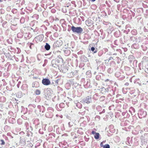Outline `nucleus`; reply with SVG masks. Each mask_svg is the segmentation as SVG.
Masks as SVG:
<instances>
[{
  "label": "nucleus",
  "instance_id": "12",
  "mask_svg": "<svg viewBox=\"0 0 148 148\" xmlns=\"http://www.w3.org/2000/svg\"><path fill=\"white\" fill-rule=\"evenodd\" d=\"M90 21L89 20H88V21H86V25L88 26H90V24L89 23V21Z\"/></svg>",
  "mask_w": 148,
  "mask_h": 148
},
{
  "label": "nucleus",
  "instance_id": "14",
  "mask_svg": "<svg viewBox=\"0 0 148 148\" xmlns=\"http://www.w3.org/2000/svg\"><path fill=\"white\" fill-rule=\"evenodd\" d=\"M95 49V48L94 47H92L91 48V50L92 51H94Z\"/></svg>",
  "mask_w": 148,
  "mask_h": 148
},
{
  "label": "nucleus",
  "instance_id": "23",
  "mask_svg": "<svg viewBox=\"0 0 148 148\" xmlns=\"http://www.w3.org/2000/svg\"><path fill=\"white\" fill-rule=\"evenodd\" d=\"M107 81H108V79H107Z\"/></svg>",
  "mask_w": 148,
  "mask_h": 148
},
{
  "label": "nucleus",
  "instance_id": "19",
  "mask_svg": "<svg viewBox=\"0 0 148 148\" xmlns=\"http://www.w3.org/2000/svg\"><path fill=\"white\" fill-rule=\"evenodd\" d=\"M93 2H94V1H95L96 0H91Z\"/></svg>",
  "mask_w": 148,
  "mask_h": 148
},
{
  "label": "nucleus",
  "instance_id": "4",
  "mask_svg": "<svg viewBox=\"0 0 148 148\" xmlns=\"http://www.w3.org/2000/svg\"><path fill=\"white\" fill-rule=\"evenodd\" d=\"M91 101V97L90 96H87L85 100V102L87 104L90 103Z\"/></svg>",
  "mask_w": 148,
  "mask_h": 148
},
{
  "label": "nucleus",
  "instance_id": "13",
  "mask_svg": "<svg viewBox=\"0 0 148 148\" xmlns=\"http://www.w3.org/2000/svg\"><path fill=\"white\" fill-rule=\"evenodd\" d=\"M1 145H4L5 144V142L3 140H1Z\"/></svg>",
  "mask_w": 148,
  "mask_h": 148
},
{
  "label": "nucleus",
  "instance_id": "10",
  "mask_svg": "<svg viewBox=\"0 0 148 148\" xmlns=\"http://www.w3.org/2000/svg\"><path fill=\"white\" fill-rule=\"evenodd\" d=\"M103 148H110V147L108 144H107L103 146Z\"/></svg>",
  "mask_w": 148,
  "mask_h": 148
},
{
  "label": "nucleus",
  "instance_id": "11",
  "mask_svg": "<svg viewBox=\"0 0 148 148\" xmlns=\"http://www.w3.org/2000/svg\"><path fill=\"white\" fill-rule=\"evenodd\" d=\"M60 106L62 107V108L64 107L65 106V104L63 103H61L60 104Z\"/></svg>",
  "mask_w": 148,
  "mask_h": 148
},
{
  "label": "nucleus",
  "instance_id": "21",
  "mask_svg": "<svg viewBox=\"0 0 148 148\" xmlns=\"http://www.w3.org/2000/svg\"><path fill=\"white\" fill-rule=\"evenodd\" d=\"M2 1L1 0H0V2H1Z\"/></svg>",
  "mask_w": 148,
  "mask_h": 148
},
{
  "label": "nucleus",
  "instance_id": "5",
  "mask_svg": "<svg viewBox=\"0 0 148 148\" xmlns=\"http://www.w3.org/2000/svg\"><path fill=\"white\" fill-rule=\"evenodd\" d=\"M62 44V42L61 40L57 41L55 43L56 46L58 47H59L61 46Z\"/></svg>",
  "mask_w": 148,
  "mask_h": 148
},
{
  "label": "nucleus",
  "instance_id": "16",
  "mask_svg": "<svg viewBox=\"0 0 148 148\" xmlns=\"http://www.w3.org/2000/svg\"><path fill=\"white\" fill-rule=\"evenodd\" d=\"M125 85L126 86H128L129 85V83L128 82H126L125 84Z\"/></svg>",
  "mask_w": 148,
  "mask_h": 148
},
{
  "label": "nucleus",
  "instance_id": "17",
  "mask_svg": "<svg viewBox=\"0 0 148 148\" xmlns=\"http://www.w3.org/2000/svg\"><path fill=\"white\" fill-rule=\"evenodd\" d=\"M113 59V57H110V59H109V60L112 59Z\"/></svg>",
  "mask_w": 148,
  "mask_h": 148
},
{
  "label": "nucleus",
  "instance_id": "15",
  "mask_svg": "<svg viewBox=\"0 0 148 148\" xmlns=\"http://www.w3.org/2000/svg\"><path fill=\"white\" fill-rule=\"evenodd\" d=\"M95 133H96V132L93 131H92V134H95Z\"/></svg>",
  "mask_w": 148,
  "mask_h": 148
},
{
  "label": "nucleus",
  "instance_id": "20",
  "mask_svg": "<svg viewBox=\"0 0 148 148\" xmlns=\"http://www.w3.org/2000/svg\"><path fill=\"white\" fill-rule=\"evenodd\" d=\"M29 47H30V49H31V45H30V46Z\"/></svg>",
  "mask_w": 148,
  "mask_h": 148
},
{
  "label": "nucleus",
  "instance_id": "1",
  "mask_svg": "<svg viewBox=\"0 0 148 148\" xmlns=\"http://www.w3.org/2000/svg\"><path fill=\"white\" fill-rule=\"evenodd\" d=\"M71 29L73 32L77 33H81L83 31V29L81 27H75L74 26L71 27Z\"/></svg>",
  "mask_w": 148,
  "mask_h": 148
},
{
  "label": "nucleus",
  "instance_id": "18",
  "mask_svg": "<svg viewBox=\"0 0 148 148\" xmlns=\"http://www.w3.org/2000/svg\"><path fill=\"white\" fill-rule=\"evenodd\" d=\"M61 61H62L63 60V59L62 58L60 59Z\"/></svg>",
  "mask_w": 148,
  "mask_h": 148
},
{
  "label": "nucleus",
  "instance_id": "2",
  "mask_svg": "<svg viewBox=\"0 0 148 148\" xmlns=\"http://www.w3.org/2000/svg\"><path fill=\"white\" fill-rule=\"evenodd\" d=\"M52 92V91L51 89L47 88L46 90V92L45 94L46 98L48 99L51 97Z\"/></svg>",
  "mask_w": 148,
  "mask_h": 148
},
{
  "label": "nucleus",
  "instance_id": "8",
  "mask_svg": "<svg viewBox=\"0 0 148 148\" xmlns=\"http://www.w3.org/2000/svg\"><path fill=\"white\" fill-rule=\"evenodd\" d=\"M35 93L36 95H39L40 93V91L39 90H36L35 91Z\"/></svg>",
  "mask_w": 148,
  "mask_h": 148
},
{
  "label": "nucleus",
  "instance_id": "9",
  "mask_svg": "<svg viewBox=\"0 0 148 148\" xmlns=\"http://www.w3.org/2000/svg\"><path fill=\"white\" fill-rule=\"evenodd\" d=\"M33 145L32 143L29 142L28 144H27V146L28 147H32Z\"/></svg>",
  "mask_w": 148,
  "mask_h": 148
},
{
  "label": "nucleus",
  "instance_id": "22",
  "mask_svg": "<svg viewBox=\"0 0 148 148\" xmlns=\"http://www.w3.org/2000/svg\"><path fill=\"white\" fill-rule=\"evenodd\" d=\"M96 51H95V52H94V53H96Z\"/></svg>",
  "mask_w": 148,
  "mask_h": 148
},
{
  "label": "nucleus",
  "instance_id": "6",
  "mask_svg": "<svg viewBox=\"0 0 148 148\" xmlns=\"http://www.w3.org/2000/svg\"><path fill=\"white\" fill-rule=\"evenodd\" d=\"M50 48V46L47 44V43H46V45L45 46V48L47 50H49Z\"/></svg>",
  "mask_w": 148,
  "mask_h": 148
},
{
  "label": "nucleus",
  "instance_id": "7",
  "mask_svg": "<svg viewBox=\"0 0 148 148\" xmlns=\"http://www.w3.org/2000/svg\"><path fill=\"white\" fill-rule=\"evenodd\" d=\"M99 134L98 133H96L94 136L95 138L96 139H98L99 138Z\"/></svg>",
  "mask_w": 148,
  "mask_h": 148
},
{
  "label": "nucleus",
  "instance_id": "3",
  "mask_svg": "<svg viewBox=\"0 0 148 148\" xmlns=\"http://www.w3.org/2000/svg\"><path fill=\"white\" fill-rule=\"evenodd\" d=\"M42 82L45 85H48L51 83L50 81L47 79H43L42 80Z\"/></svg>",
  "mask_w": 148,
  "mask_h": 148
}]
</instances>
